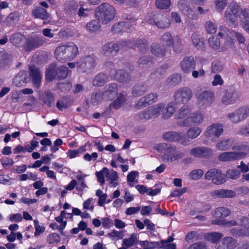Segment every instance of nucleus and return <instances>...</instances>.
<instances>
[{
  "instance_id": "nucleus-1",
  "label": "nucleus",
  "mask_w": 249,
  "mask_h": 249,
  "mask_svg": "<svg viewBox=\"0 0 249 249\" xmlns=\"http://www.w3.org/2000/svg\"><path fill=\"white\" fill-rule=\"evenodd\" d=\"M78 53V47L73 43L57 46L54 51L56 58L61 62L71 61Z\"/></svg>"
},
{
  "instance_id": "nucleus-2",
  "label": "nucleus",
  "mask_w": 249,
  "mask_h": 249,
  "mask_svg": "<svg viewBox=\"0 0 249 249\" xmlns=\"http://www.w3.org/2000/svg\"><path fill=\"white\" fill-rule=\"evenodd\" d=\"M115 8L108 2H104L98 6L95 17L104 24L110 22L115 17Z\"/></svg>"
},
{
  "instance_id": "nucleus-3",
  "label": "nucleus",
  "mask_w": 249,
  "mask_h": 249,
  "mask_svg": "<svg viewBox=\"0 0 249 249\" xmlns=\"http://www.w3.org/2000/svg\"><path fill=\"white\" fill-rule=\"evenodd\" d=\"M160 41L162 45L172 47L174 52L176 53L180 52L182 49V40L178 35L172 36L170 32H165L161 36Z\"/></svg>"
},
{
  "instance_id": "nucleus-4",
  "label": "nucleus",
  "mask_w": 249,
  "mask_h": 249,
  "mask_svg": "<svg viewBox=\"0 0 249 249\" xmlns=\"http://www.w3.org/2000/svg\"><path fill=\"white\" fill-rule=\"evenodd\" d=\"M239 92L233 87L230 86L222 91L220 99L221 103L224 106H229L235 104L240 99Z\"/></svg>"
},
{
  "instance_id": "nucleus-5",
  "label": "nucleus",
  "mask_w": 249,
  "mask_h": 249,
  "mask_svg": "<svg viewBox=\"0 0 249 249\" xmlns=\"http://www.w3.org/2000/svg\"><path fill=\"white\" fill-rule=\"evenodd\" d=\"M147 20L149 24L154 25L160 29L167 28L171 24L169 18L160 13H153L149 15Z\"/></svg>"
},
{
  "instance_id": "nucleus-6",
  "label": "nucleus",
  "mask_w": 249,
  "mask_h": 249,
  "mask_svg": "<svg viewBox=\"0 0 249 249\" xmlns=\"http://www.w3.org/2000/svg\"><path fill=\"white\" fill-rule=\"evenodd\" d=\"M193 93L192 89L187 87L179 88L174 94L176 104H185L192 98Z\"/></svg>"
},
{
  "instance_id": "nucleus-7",
  "label": "nucleus",
  "mask_w": 249,
  "mask_h": 249,
  "mask_svg": "<svg viewBox=\"0 0 249 249\" xmlns=\"http://www.w3.org/2000/svg\"><path fill=\"white\" fill-rule=\"evenodd\" d=\"M96 57L93 55H88L82 57L77 62V69L78 71L89 72L95 67Z\"/></svg>"
},
{
  "instance_id": "nucleus-8",
  "label": "nucleus",
  "mask_w": 249,
  "mask_h": 249,
  "mask_svg": "<svg viewBox=\"0 0 249 249\" xmlns=\"http://www.w3.org/2000/svg\"><path fill=\"white\" fill-rule=\"evenodd\" d=\"M249 117V107L243 106L227 114V117L234 124H237Z\"/></svg>"
},
{
  "instance_id": "nucleus-9",
  "label": "nucleus",
  "mask_w": 249,
  "mask_h": 249,
  "mask_svg": "<svg viewBox=\"0 0 249 249\" xmlns=\"http://www.w3.org/2000/svg\"><path fill=\"white\" fill-rule=\"evenodd\" d=\"M223 132V125L219 123H213L207 127L204 135L207 138L216 142Z\"/></svg>"
},
{
  "instance_id": "nucleus-10",
  "label": "nucleus",
  "mask_w": 249,
  "mask_h": 249,
  "mask_svg": "<svg viewBox=\"0 0 249 249\" xmlns=\"http://www.w3.org/2000/svg\"><path fill=\"white\" fill-rule=\"evenodd\" d=\"M206 179H211L213 183L216 185H220L226 182V176L221 171L215 168L211 169L205 174Z\"/></svg>"
},
{
  "instance_id": "nucleus-11",
  "label": "nucleus",
  "mask_w": 249,
  "mask_h": 249,
  "mask_svg": "<svg viewBox=\"0 0 249 249\" xmlns=\"http://www.w3.org/2000/svg\"><path fill=\"white\" fill-rule=\"evenodd\" d=\"M45 38L38 35L29 37L25 42L24 50L26 52H31L42 46L45 43Z\"/></svg>"
},
{
  "instance_id": "nucleus-12",
  "label": "nucleus",
  "mask_w": 249,
  "mask_h": 249,
  "mask_svg": "<svg viewBox=\"0 0 249 249\" xmlns=\"http://www.w3.org/2000/svg\"><path fill=\"white\" fill-rule=\"evenodd\" d=\"M163 139L168 142H178L183 145H187L190 141L184 136L176 131H168L162 134Z\"/></svg>"
},
{
  "instance_id": "nucleus-13",
  "label": "nucleus",
  "mask_w": 249,
  "mask_h": 249,
  "mask_svg": "<svg viewBox=\"0 0 249 249\" xmlns=\"http://www.w3.org/2000/svg\"><path fill=\"white\" fill-rule=\"evenodd\" d=\"M109 75L111 77L122 83H126L131 79L129 73L122 69H112L109 71Z\"/></svg>"
},
{
  "instance_id": "nucleus-14",
  "label": "nucleus",
  "mask_w": 249,
  "mask_h": 249,
  "mask_svg": "<svg viewBox=\"0 0 249 249\" xmlns=\"http://www.w3.org/2000/svg\"><path fill=\"white\" fill-rule=\"evenodd\" d=\"M203 119V116L200 113H194L184 120L178 121V124L181 126H188L193 124H201Z\"/></svg>"
},
{
  "instance_id": "nucleus-15",
  "label": "nucleus",
  "mask_w": 249,
  "mask_h": 249,
  "mask_svg": "<svg viewBox=\"0 0 249 249\" xmlns=\"http://www.w3.org/2000/svg\"><path fill=\"white\" fill-rule=\"evenodd\" d=\"M178 7L184 14L193 19H197L198 15L190 6L189 2L186 0H180L177 4Z\"/></svg>"
},
{
  "instance_id": "nucleus-16",
  "label": "nucleus",
  "mask_w": 249,
  "mask_h": 249,
  "mask_svg": "<svg viewBox=\"0 0 249 249\" xmlns=\"http://www.w3.org/2000/svg\"><path fill=\"white\" fill-rule=\"evenodd\" d=\"M195 95L198 100L207 106L211 105L215 101L214 93L211 90H204Z\"/></svg>"
},
{
  "instance_id": "nucleus-17",
  "label": "nucleus",
  "mask_w": 249,
  "mask_h": 249,
  "mask_svg": "<svg viewBox=\"0 0 249 249\" xmlns=\"http://www.w3.org/2000/svg\"><path fill=\"white\" fill-rule=\"evenodd\" d=\"M190 154L196 158H208L212 156L213 151L205 146L196 147L190 150Z\"/></svg>"
},
{
  "instance_id": "nucleus-18",
  "label": "nucleus",
  "mask_w": 249,
  "mask_h": 249,
  "mask_svg": "<svg viewBox=\"0 0 249 249\" xmlns=\"http://www.w3.org/2000/svg\"><path fill=\"white\" fill-rule=\"evenodd\" d=\"M196 65V61L192 56H185L180 63L181 70L185 73H189Z\"/></svg>"
},
{
  "instance_id": "nucleus-19",
  "label": "nucleus",
  "mask_w": 249,
  "mask_h": 249,
  "mask_svg": "<svg viewBox=\"0 0 249 249\" xmlns=\"http://www.w3.org/2000/svg\"><path fill=\"white\" fill-rule=\"evenodd\" d=\"M245 155V154L240 152H225L218 156V159L221 161L226 162L241 159Z\"/></svg>"
},
{
  "instance_id": "nucleus-20",
  "label": "nucleus",
  "mask_w": 249,
  "mask_h": 249,
  "mask_svg": "<svg viewBox=\"0 0 249 249\" xmlns=\"http://www.w3.org/2000/svg\"><path fill=\"white\" fill-rule=\"evenodd\" d=\"M119 51V47L116 43L110 42L103 45L101 48V53L106 56H115Z\"/></svg>"
},
{
  "instance_id": "nucleus-21",
  "label": "nucleus",
  "mask_w": 249,
  "mask_h": 249,
  "mask_svg": "<svg viewBox=\"0 0 249 249\" xmlns=\"http://www.w3.org/2000/svg\"><path fill=\"white\" fill-rule=\"evenodd\" d=\"M210 195L214 199L232 198L236 196V193L231 190L218 189L212 191Z\"/></svg>"
},
{
  "instance_id": "nucleus-22",
  "label": "nucleus",
  "mask_w": 249,
  "mask_h": 249,
  "mask_svg": "<svg viewBox=\"0 0 249 249\" xmlns=\"http://www.w3.org/2000/svg\"><path fill=\"white\" fill-rule=\"evenodd\" d=\"M236 244V240L232 237H225L217 245L216 249H234Z\"/></svg>"
},
{
  "instance_id": "nucleus-23",
  "label": "nucleus",
  "mask_w": 249,
  "mask_h": 249,
  "mask_svg": "<svg viewBox=\"0 0 249 249\" xmlns=\"http://www.w3.org/2000/svg\"><path fill=\"white\" fill-rule=\"evenodd\" d=\"M117 93V85L115 83L108 84L104 87L103 95L109 100L113 99Z\"/></svg>"
},
{
  "instance_id": "nucleus-24",
  "label": "nucleus",
  "mask_w": 249,
  "mask_h": 249,
  "mask_svg": "<svg viewBox=\"0 0 249 249\" xmlns=\"http://www.w3.org/2000/svg\"><path fill=\"white\" fill-rule=\"evenodd\" d=\"M103 171L105 172V176L107 180H109L110 187H114L118 185V183L116 181L118 180L119 177L115 171L111 170L109 172L107 168L104 167L103 168Z\"/></svg>"
},
{
  "instance_id": "nucleus-25",
  "label": "nucleus",
  "mask_w": 249,
  "mask_h": 249,
  "mask_svg": "<svg viewBox=\"0 0 249 249\" xmlns=\"http://www.w3.org/2000/svg\"><path fill=\"white\" fill-rule=\"evenodd\" d=\"M235 143V140L233 138L223 139L216 143V147L219 150L226 151L231 147L232 149Z\"/></svg>"
},
{
  "instance_id": "nucleus-26",
  "label": "nucleus",
  "mask_w": 249,
  "mask_h": 249,
  "mask_svg": "<svg viewBox=\"0 0 249 249\" xmlns=\"http://www.w3.org/2000/svg\"><path fill=\"white\" fill-rule=\"evenodd\" d=\"M152 53L159 57L162 58L165 55L166 47L159 44H152L151 46Z\"/></svg>"
},
{
  "instance_id": "nucleus-27",
  "label": "nucleus",
  "mask_w": 249,
  "mask_h": 249,
  "mask_svg": "<svg viewBox=\"0 0 249 249\" xmlns=\"http://www.w3.org/2000/svg\"><path fill=\"white\" fill-rule=\"evenodd\" d=\"M30 75L32 77L33 83L36 87H38L41 79L39 70L35 66H31L29 69Z\"/></svg>"
},
{
  "instance_id": "nucleus-28",
  "label": "nucleus",
  "mask_w": 249,
  "mask_h": 249,
  "mask_svg": "<svg viewBox=\"0 0 249 249\" xmlns=\"http://www.w3.org/2000/svg\"><path fill=\"white\" fill-rule=\"evenodd\" d=\"M133 46L136 47L141 53H145L148 49V43L144 38H137L132 40Z\"/></svg>"
},
{
  "instance_id": "nucleus-29",
  "label": "nucleus",
  "mask_w": 249,
  "mask_h": 249,
  "mask_svg": "<svg viewBox=\"0 0 249 249\" xmlns=\"http://www.w3.org/2000/svg\"><path fill=\"white\" fill-rule=\"evenodd\" d=\"M147 90V87L143 83L134 85L131 89V93L134 97H139L144 94Z\"/></svg>"
},
{
  "instance_id": "nucleus-30",
  "label": "nucleus",
  "mask_w": 249,
  "mask_h": 249,
  "mask_svg": "<svg viewBox=\"0 0 249 249\" xmlns=\"http://www.w3.org/2000/svg\"><path fill=\"white\" fill-rule=\"evenodd\" d=\"M45 76L48 81H52L55 78H57V65L55 63H52L49 65L46 70Z\"/></svg>"
},
{
  "instance_id": "nucleus-31",
  "label": "nucleus",
  "mask_w": 249,
  "mask_h": 249,
  "mask_svg": "<svg viewBox=\"0 0 249 249\" xmlns=\"http://www.w3.org/2000/svg\"><path fill=\"white\" fill-rule=\"evenodd\" d=\"M191 40L193 44L198 49L203 50L205 48L204 39L199 35L194 33L192 35Z\"/></svg>"
},
{
  "instance_id": "nucleus-32",
  "label": "nucleus",
  "mask_w": 249,
  "mask_h": 249,
  "mask_svg": "<svg viewBox=\"0 0 249 249\" xmlns=\"http://www.w3.org/2000/svg\"><path fill=\"white\" fill-rule=\"evenodd\" d=\"M236 17L230 12L226 11L225 13L224 21L231 28H235L238 25V20Z\"/></svg>"
},
{
  "instance_id": "nucleus-33",
  "label": "nucleus",
  "mask_w": 249,
  "mask_h": 249,
  "mask_svg": "<svg viewBox=\"0 0 249 249\" xmlns=\"http://www.w3.org/2000/svg\"><path fill=\"white\" fill-rule=\"evenodd\" d=\"M25 37L20 33H16L10 37L11 43L16 47H20L24 42Z\"/></svg>"
},
{
  "instance_id": "nucleus-34",
  "label": "nucleus",
  "mask_w": 249,
  "mask_h": 249,
  "mask_svg": "<svg viewBox=\"0 0 249 249\" xmlns=\"http://www.w3.org/2000/svg\"><path fill=\"white\" fill-rule=\"evenodd\" d=\"M223 236L222 233L218 232H211L205 234L204 238L207 241L212 243H215L221 239Z\"/></svg>"
},
{
  "instance_id": "nucleus-35",
  "label": "nucleus",
  "mask_w": 249,
  "mask_h": 249,
  "mask_svg": "<svg viewBox=\"0 0 249 249\" xmlns=\"http://www.w3.org/2000/svg\"><path fill=\"white\" fill-rule=\"evenodd\" d=\"M108 81V76L104 73H100L97 75L93 80V85L94 86H102Z\"/></svg>"
},
{
  "instance_id": "nucleus-36",
  "label": "nucleus",
  "mask_w": 249,
  "mask_h": 249,
  "mask_svg": "<svg viewBox=\"0 0 249 249\" xmlns=\"http://www.w3.org/2000/svg\"><path fill=\"white\" fill-rule=\"evenodd\" d=\"M32 15L36 18H39L41 19H47L49 17V14L46 10L41 7H37L32 11Z\"/></svg>"
},
{
  "instance_id": "nucleus-37",
  "label": "nucleus",
  "mask_w": 249,
  "mask_h": 249,
  "mask_svg": "<svg viewBox=\"0 0 249 249\" xmlns=\"http://www.w3.org/2000/svg\"><path fill=\"white\" fill-rule=\"evenodd\" d=\"M138 243H139V241L138 240L137 234L134 233L131 234L128 238H124L123 240L122 246L130 248Z\"/></svg>"
},
{
  "instance_id": "nucleus-38",
  "label": "nucleus",
  "mask_w": 249,
  "mask_h": 249,
  "mask_svg": "<svg viewBox=\"0 0 249 249\" xmlns=\"http://www.w3.org/2000/svg\"><path fill=\"white\" fill-rule=\"evenodd\" d=\"M176 109V108L173 103H169L163 110L162 118L164 119L170 118L174 114Z\"/></svg>"
},
{
  "instance_id": "nucleus-39",
  "label": "nucleus",
  "mask_w": 249,
  "mask_h": 249,
  "mask_svg": "<svg viewBox=\"0 0 249 249\" xmlns=\"http://www.w3.org/2000/svg\"><path fill=\"white\" fill-rule=\"evenodd\" d=\"M231 213V211L229 209L220 207L217 208L214 213V216L216 218H223L229 216Z\"/></svg>"
},
{
  "instance_id": "nucleus-40",
  "label": "nucleus",
  "mask_w": 249,
  "mask_h": 249,
  "mask_svg": "<svg viewBox=\"0 0 249 249\" xmlns=\"http://www.w3.org/2000/svg\"><path fill=\"white\" fill-rule=\"evenodd\" d=\"M100 21L98 20H92L86 25L87 30L91 33H95L100 29Z\"/></svg>"
},
{
  "instance_id": "nucleus-41",
  "label": "nucleus",
  "mask_w": 249,
  "mask_h": 249,
  "mask_svg": "<svg viewBox=\"0 0 249 249\" xmlns=\"http://www.w3.org/2000/svg\"><path fill=\"white\" fill-rule=\"evenodd\" d=\"M231 234L236 237L249 236V228L248 230L245 229H238L233 228L230 230Z\"/></svg>"
},
{
  "instance_id": "nucleus-42",
  "label": "nucleus",
  "mask_w": 249,
  "mask_h": 249,
  "mask_svg": "<svg viewBox=\"0 0 249 249\" xmlns=\"http://www.w3.org/2000/svg\"><path fill=\"white\" fill-rule=\"evenodd\" d=\"M181 81V76L180 74L176 73L170 75L166 79V83L171 86H175L179 84Z\"/></svg>"
},
{
  "instance_id": "nucleus-43",
  "label": "nucleus",
  "mask_w": 249,
  "mask_h": 249,
  "mask_svg": "<svg viewBox=\"0 0 249 249\" xmlns=\"http://www.w3.org/2000/svg\"><path fill=\"white\" fill-rule=\"evenodd\" d=\"M201 129L198 127H192L190 128L186 132L187 139H195L201 133Z\"/></svg>"
},
{
  "instance_id": "nucleus-44",
  "label": "nucleus",
  "mask_w": 249,
  "mask_h": 249,
  "mask_svg": "<svg viewBox=\"0 0 249 249\" xmlns=\"http://www.w3.org/2000/svg\"><path fill=\"white\" fill-rule=\"evenodd\" d=\"M43 101L49 107L53 106L54 104V98L53 94L50 91H45L43 96Z\"/></svg>"
},
{
  "instance_id": "nucleus-45",
  "label": "nucleus",
  "mask_w": 249,
  "mask_h": 249,
  "mask_svg": "<svg viewBox=\"0 0 249 249\" xmlns=\"http://www.w3.org/2000/svg\"><path fill=\"white\" fill-rule=\"evenodd\" d=\"M164 107L165 105L162 103H160L154 106L150 107L149 108L153 118L158 117L160 115V112L163 111V110L164 109Z\"/></svg>"
},
{
  "instance_id": "nucleus-46",
  "label": "nucleus",
  "mask_w": 249,
  "mask_h": 249,
  "mask_svg": "<svg viewBox=\"0 0 249 249\" xmlns=\"http://www.w3.org/2000/svg\"><path fill=\"white\" fill-rule=\"evenodd\" d=\"M71 104L70 98L69 97H64L61 100L57 101L56 103V107L60 110L67 108Z\"/></svg>"
},
{
  "instance_id": "nucleus-47",
  "label": "nucleus",
  "mask_w": 249,
  "mask_h": 249,
  "mask_svg": "<svg viewBox=\"0 0 249 249\" xmlns=\"http://www.w3.org/2000/svg\"><path fill=\"white\" fill-rule=\"evenodd\" d=\"M139 244L143 249H153L155 248H159L160 243L159 242H149L148 241H139Z\"/></svg>"
},
{
  "instance_id": "nucleus-48",
  "label": "nucleus",
  "mask_w": 249,
  "mask_h": 249,
  "mask_svg": "<svg viewBox=\"0 0 249 249\" xmlns=\"http://www.w3.org/2000/svg\"><path fill=\"white\" fill-rule=\"evenodd\" d=\"M26 73L24 72L18 73L14 78L13 83L16 86H20L23 83H26Z\"/></svg>"
},
{
  "instance_id": "nucleus-49",
  "label": "nucleus",
  "mask_w": 249,
  "mask_h": 249,
  "mask_svg": "<svg viewBox=\"0 0 249 249\" xmlns=\"http://www.w3.org/2000/svg\"><path fill=\"white\" fill-rule=\"evenodd\" d=\"M136 117L138 120H147L153 118L149 107L142 112L137 114Z\"/></svg>"
},
{
  "instance_id": "nucleus-50",
  "label": "nucleus",
  "mask_w": 249,
  "mask_h": 249,
  "mask_svg": "<svg viewBox=\"0 0 249 249\" xmlns=\"http://www.w3.org/2000/svg\"><path fill=\"white\" fill-rule=\"evenodd\" d=\"M69 69L66 66L57 67V79H64L68 74Z\"/></svg>"
},
{
  "instance_id": "nucleus-51",
  "label": "nucleus",
  "mask_w": 249,
  "mask_h": 249,
  "mask_svg": "<svg viewBox=\"0 0 249 249\" xmlns=\"http://www.w3.org/2000/svg\"><path fill=\"white\" fill-rule=\"evenodd\" d=\"M212 223L216 225H223L224 226L231 227L232 226H236L237 225V222L234 220H213Z\"/></svg>"
},
{
  "instance_id": "nucleus-52",
  "label": "nucleus",
  "mask_w": 249,
  "mask_h": 249,
  "mask_svg": "<svg viewBox=\"0 0 249 249\" xmlns=\"http://www.w3.org/2000/svg\"><path fill=\"white\" fill-rule=\"evenodd\" d=\"M205 29L209 34H214L217 30V26L212 21H206L204 24Z\"/></svg>"
},
{
  "instance_id": "nucleus-53",
  "label": "nucleus",
  "mask_w": 249,
  "mask_h": 249,
  "mask_svg": "<svg viewBox=\"0 0 249 249\" xmlns=\"http://www.w3.org/2000/svg\"><path fill=\"white\" fill-rule=\"evenodd\" d=\"M160 148H162L164 150V154H169L173 155L176 150V147L171 144L166 143L160 144L159 145Z\"/></svg>"
},
{
  "instance_id": "nucleus-54",
  "label": "nucleus",
  "mask_w": 249,
  "mask_h": 249,
  "mask_svg": "<svg viewBox=\"0 0 249 249\" xmlns=\"http://www.w3.org/2000/svg\"><path fill=\"white\" fill-rule=\"evenodd\" d=\"M156 6L160 9H167L171 5L170 0H156L155 2Z\"/></svg>"
},
{
  "instance_id": "nucleus-55",
  "label": "nucleus",
  "mask_w": 249,
  "mask_h": 249,
  "mask_svg": "<svg viewBox=\"0 0 249 249\" xmlns=\"http://www.w3.org/2000/svg\"><path fill=\"white\" fill-rule=\"evenodd\" d=\"M103 96L101 92L92 93L90 99L91 104L93 105L98 104L102 101Z\"/></svg>"
},
{
  "instance_id": "nucleus-56",
  "label": "nucleus",
  "mask_w": 249,
  "mask_h": 249,
  "mask_svg": "<svg viewBox=\"0 0 249 249\" xmlns=\"http://www.w3.org/2000/svg\"><path fill=\"white\" fill-rule=\"evenodd\" d=\"M210 46L214 50H217L220 48V42L219 38L216 36H211L209 38Z\"/></svg>"
},
{
  "instance_id": "nucleus-57",
  "label": "nucleus",
  "mask_w": 249,
  "mask_h": 249,
  "mask_svg": "<svg viewBox=\"0 0 249 249\" xmlns=\"http://www.w3.org/2000/svg\"><path fill=\"white\" fill-rule=\"evenodd\" d=\"M11 55L7 53L0 52V68L3 67L11 59Z\"/></svg>"
},
{
  "instance_id": "nucleus-58",
  "label": "nucleus",
  "mask_w": 249,
  "mask_h": 249,
  "mask_svg": "<svg viewBox=\"0 0 249 249\" xmlns=\"http://www.w3.org/2000/svg\"><path fill=\"white\" fill-rule=\"evenodd\" d=\"M230 9L232 14L235 17H239L242 14V10L241 7L234 2L231 4Z\"/></svg>"
},
{
  "instance_id": "nucleus-59",
  "label": "nucleus",
  "mask_w": 249,
  "mask_h": 249,
  "mask_svg": "<svg viewBox=\"0 0 249 249\" xmlns=\"http://www.w3.org/2000/svg\"><path fill=\"white\" fill-rule=\"evenodd\" d=\"M190 112L188 106L184 105L178 110L176 117L179 119L183 118L189 114Z\"/></svg>"
},
{
  "instance_id": "nucleus-60",
  "label": "nucleus",
  "mask_w": 249,
  "mask_h": 249,
  "mask_svg": "<svg viewBox=\"0 0 249 249\" xmlns=\"http://www.w3.org/2000/svg\"><path fill=\"white\" fill-rule=\"evenodd\" d=\"M203 174L204 172L202 169H194L191 172L189 177L191 179L196 180L200 178L203 176Z\"/></svg>"
},
{
  "instance_id": "nucleus-61",
  "label": "nucleus",
  "mask_w": 249,
  "mask_h": 249,
  "mask_svg": "<svg viewBox=\"0 0 249 249\" xmlns=\"http://www.w3.org/2000/svg\"><path fill=\"white\" fill-rule=\"evenodd\" d=\"M224 69L223 65L220 62H214L211 65V72L214 73L221 71Z\"/></svg>"
},
{
  "instance_id": "nucleus-62",
  "label": "nucleus",
  "mask_w": 249,
  "mask_h": 249,
  "mask_svg": "<svg viewBox=\"0 0 249 249\" xmlns=\"http://www.w3.org/2000/svg\"><path fill=\"white\" fill-rule=\"evenodd\" d=\"M125 24V23L124 22H120L114 24L111 28L112 32L114 33H119L124 31Z\"/></svg>"
},
{
  "instance_id": "nucleus-63",
  "label": "nucleus",
  "mask_w": 249,
  "mask_h": 249,
  "mask_svg": "<svg viewBox=\"0 0 249 249\" xmlns=\"http://www.w3.org/2000/svg\"><path fill=\"white\" fill-rule=\"evenodd\" d=\"M234 42L231 37H228L224 45L222 46L221 49L223 51H227L228 50L233 49L234 48Z\"/></svg>"
},
{
  "instance_id": "nucleus-64",
  "label": "nucleus",
  "mask_w": 249,
  "mask_h": 249,
  "mask_svg": "<svg viewBox=\"0 0 249 249\" xmlns=\"http://www.w3.org/2000/svg\"><path fill=\"white\" fill-rule=\"evenodd\" d=\"M19 19L18 14L16 12L10 13L6 18V21L10 24H14Z\"/></svg>"
}]
</instances>
